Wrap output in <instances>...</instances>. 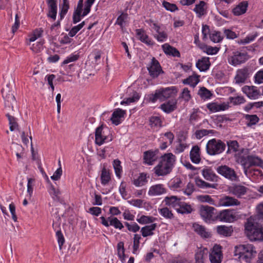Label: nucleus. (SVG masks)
I'll list each match as a JSON object with an SVG mask.
<instances>
[{
  "label": "nucleus",
  "mask_w": 263,
  "mask_h": 263,
  "mask_svg": "<svg viewBox=\"0 0 263 263\" xmlns=\"http://www.w3.org/2000/svg\"><path fill=\"white\" fill-rule=\"evenodd\" d=\"M126 111L121 108H117L112 112L111 121L115 125L120 124L124 119Z\"/></svg>",
  "instance_id": "18"
},
{
  "label": "nucleus",
  "mask_w": 263,
  "mask_h": 263,
  "mask_svg": "<svg viewBox=\"0 0 263 263\" xmlns=\"http://www.w3.org/2000/svg\"><path fill=\"white\" fill-rule=\"evenodd\" d=\"M248 190V188L243 185H235L231 187L230 191L236 197H240L246 194Z\"/></svg>",
  "instance_id": "25"
},
{
  "label": "nucleus",
  "mask_w": 263,
  "mask_h": 263,
  "mask_svg": "<svg viewBox=\"0 0 263 263\" xmlns=\"http://www.w3.org/2000/svg\"><path fill=\"white\" fill-rule=\"evenodd\" d=\"M160 108L167 114L170 113L176 108V102L175 101H169L161 104Z\"/></svg>",
  "instance_id": "38"
},
{
  "label": "nucleus",
  "mask_w": 263,
  "mask_h": 263,
  "mask_svg": "<svg viewBox=\"0 0 263 263\" xmlns=\"http://www.w3.org/2000/svg\"><path fill=\"white\" fill-rule=\"evenodd\" d=\"M203 51L209 55H214L218 53L219 48L216 47H212L208 45H203L201 47Z\"/></svg>",
  "instance_id": "58"
},
{
  "label": "nucleus",
  "mask_w": 263,
  "mask_h": 263,
  "mask_svg": "<svg viewBox=\"0 0 263 263\" xmlns=\"http://www.w3.org/2000/svg\"><path fill=\"white\" fill-rule=\"evenodd\" d=\"M159 213L164 218L166 219H173L174 215L172 211L168 208L165 207L161 209H158Z\"/></svg>",
  "instance_id": "59"
},
{
  "label": "nucleus",
  "mask_w": 263,
  "mask_h": 263,
  "mask_svg": "<svg viewBox=\"0 0 263 263\" xmlns=\"http://www.w3.org/2000/svg\"><path fill=\"white\" fill-rule=\"evenodd\" d=\"M2 93L5 100L6 107H11L13 109V104L15 103V99L14 95L10 91L7 92L5 89H2Z\"/></svg>",
  "instance_id": "22"
},
{
  "label": "nucleus",
  "mask_w": 263,
  "mask_h": 263,
  "mask_svg": "<svg viewBox=\"0 0 263 263\" xmlns=\"http://www.w3.org/2000/svg\"><path fill=\"white\" fill-rule=\"evenodd\" d=\"M214 133L213 130H207L205 129H201L197 130L194 134L195 137L197 139H200L203 137Z\"/></svg>",
  "instance_id": "60"
},
{
  "label": "nucleus",
  "mask_w": 263,
  "mask_h": 263,
  "mask_svg": "<svg viewBox=\"0 0 263 263\" xmlns=\"http://www.w3.org/2000/svg\"><path fill=\"white\" fill-rule=\"evenodd\" d=\"M209 251L206 248H200L198 249L195 254L196 263H203L207 257Z\"/></svg>",
  "instance_id": "35"
},
{
  "label": "nucleus",
  "mask_w": 263,
  "mask_h": 263,
  "mask_svg": "<svg viewBox=\"0 0 263 263\" xmlns=\"http://www.w3.org/2000/svg\"><path fill=\"white\" fill-rule=\"evenodd\" d=\"M147 70L150 76L154 78L158 77L161 73L163 72L159 62L155 58L152 59L147 66Z\"/></svg>",
  "instance_id": "12"
},
{
  "label": "nucleus",
  "mask_w": 263,
  "mask_h": 263,
  "mask_svg": "<svg viewBox=\"0 0 263 263\" xmlns=\"http://www.w3.org/2000/svg\"><path fill=\"white\" fill-rule=\"evenodd\" d=\"M256 254L255 248L252 244L239 245L234 247V255L242 263H250Z\"/></svg>",
  "instance_id": "2"
},
{
  "label": "nucleus",
  "mask_w": 263,
  "mask_h": 263,
  "mask_svg": "<svg viewBox=\"0 0 263 263\" xmlns=\"http://www.w3.org/2000/svg\"><path fill=\"white\" fill-rule=\"evenodd\" d=\"M247 59L248 55L246 53L236 51L229 58L228 62L230 64L235 66L245 62Z\"/></svg>",
  "instance_id": "11"
},
{
  "label": "nucleus",
  "mask_w": 263,
  "mask_h": 263,
  "mask_svg": "<svg viewBox=\"0 0 263 263\" xmlns=\"http://www.w3.org/2000/svg\"><path fill=\"white\" fill-rule=\"evenodd\" d=\"M177 92V89L174 86L160 88L156 90L154 94L151 95L149 99L153 103L155 102L157 100L163 101L170 98L175 97Z\"/></svg>",
  "instance_id": "4"
},
{
  "label": "nucleus",
  "mask_w": 263,
  "mask_h": 263,
  "mask_svg": "<svg viewBox=\"0 0 263 263\" xmlns=\"http://www.w3.org/2000/svg\"><path fill=\"white\" fill-rule=\"evenodd\" d=\"M117 255L122 263L125 261V249L124 246V242L120 241L118 243L117 246Z\"/></svg>",
  "instance_id": "46"
},
{
  "label": "nucleus",
  "mask_w": 263,
  "mask_h": 263,
  "mask_svg": "<svg viewBox=\"0 0 263 263\" xmlns=\"http://www.w3.org/2000/svg\"><path fill=\"white\" fill-rule=\"evenodd\" d=\"M217 173L226 178L231 181H236L237 179V176L235 171L227 165H221L216 168Z\"/></svg>",
  "instance_id": "10"
},
{
  "label": "nucleus",
  "mask_w": 263,
  "mask_h": 263,
  "mask_svg": "<svg viewBox=\"0 0 263 263\" xmlns=\"http://www.w3.org/2000/svg\"><path fill=\"white\" fill-rule=\"evenodd\" d=\"M96 0H87L84 4V9H82V16L87 15L90 11V8Z\"/></svg>",
  "instance_id": "62"
},
{
  "label": "nucleus",
  "mask_w": 263,
  "mask_h": 263,
  "mask_svg": "<svg viewBox=\"0 0 263 263\" xmlns=\"http://www.w3.org/2000/svg\"><path fill=\"white\" fill-rule=\"evenodd\" d=\"M202 175L203 178L209 181H217L218 176L214 173L212 168L205 167L202 170Z\"/></svg>",
  "instance_id": "26"
},
{
  "label": "nucleus",
  "mask_w": 263,
  "mask_h": 263,
  "mask_svg": "<svg viewBox=\"0 0 263 263\" xmlns=\"http://www.w3.org/2000/svg\"><path fill=\"white\" fill-rule=\"evenodd\" d=\"M246 100L245 98L241 95H237L235 97H230L229 98V104H231L233 105H240L246 102Z\"/></svg>",
  "instance_id": "45"
},
{
  "label": "nucleus",
  "mask_w": 263,
  "mask_h": 263,
  "mask_svg": "<svg viewBox=\"0 0 263 263\" xmlns=\"http://www.w3.org/2000/svg\"><path fill=\"white\" fill-rule=\"evenodd\" d=\"M166 193V189L162 184H156L151 186L148 191V195L151 196H160Z\"/></svg>",
  "instance_id": "21"
},
{
  "label": "nucleus",
  "mask_w": 263,
  "mask_h": 263,
  "mask_svg": "<svg viewBox=\"0 0 263 263\" xmlns=\"http://www.w3.org/2000/svg\"><path fill=\"white\" fill-rule=\"evenodd\" d=\"M226 148V144L223 142L215 138L210 140L206 145L207 153L214 156L222 153Z\"/></svg>",
  "instance_id": "5"
},
{
  "label": "nucleus",
  "mask_w": 263,
  "mask_h": 263,
  "mask_svg": "<svg viewBox=\"0 0 263 263\" xmlns=\"http://www.w3.org/2000/svg\"><path fill=\"white\" fill-rule=\"evenodd\" d=\"M222 258V254L221 247L215 245L209 254V259L211 263H221Z\"/></svg>",
  "instance_id": "14"
},
{
  "label": "nucleus",
  "mask_w": 263,
  "mask_h": 263,
  "mask_svg": "<svg viewBox=\"0 0 263 263\" xmlns=\"http://www.w3.org/2000/svg\"><path fill=\"white\" fill-rule=\"evenodd\" d=\"M241 163L246 175H248L249 168L251 166L257 165L263 167V161L258 157L253 155H249L243 158Z\"/></svg>",
  "instance_id": "7"
},
{
  "label": "nucleus",
  "mask_w": 263,
  "mask_h": 263,
  "mask_svg": "<svg viewBox=\"0 0 263 263\" xmlns=\"http://www.w3.org/2000/svg\"><path fill=\"white\" fill-rule=\"evenodd\" d=\"M176 158L172 153H166L161 157L158 164L154 168L157 176H164L171 173L174 166Z\"/></svg>",
  "instance_id": "1"
},
{
  "label": "nucleus",
  "mask_w": 263,
  "mask_h": 263,
  "mask_svg": "<svg viewBox=\"0 0 263 263\" xmlns=\"http://www.w3.org/2000/svg\"><path fill=\"white\" fill-rule=\"evenodd\" d=\"M197 199L201 202H206L216 206L217 201H215L210 195H201L197 197Z\"/></svg>",
  "instance_id": "52"
},
{
  "label": "nucleus",
  "mask_w": 263,
  "mask_h": 263,
  "mask_svg": "<svg viewBox=\"0 0 263 263\" xmlns=\"http://www.w3.org/2000/svg\"><path fill=\"white\" fill-rule=\"evenodd\" d=\"M176 211L181 214H189L192 212V208L190 204H187L185 202H180L178 206Z\"/></svg>",
  "instance_id": "49"
},
{
  "label": "nucleus",
  "mask_w": 263,
  "mask_h": 263,
  "mask_svg": "<svg viewBox=\"0 0 263 263\" xmlns=\"http://www.w3.org/2000/svg\"><path fill=\"white\" fill-rule=\"evenodd\" d=\"M43 33V30L41 29H37L34 30L29 35L28 41L29 43L28 45H30V43L34 42L35 40L41 37Z\"/></svg>",
  "instance_id": "55"
},
{
  "label": "nucleus",
  "mask_w": 263,
  "mask_h": 263,
  "mask_svg": "<svg viewBox=\"0 0 263 263\" xmlns=\"http://www.w3.org/2000/svg\"><path fill=\"white\" fill-rule=\"evenodd\" d=\"M245 119L247 120V125L248 126L255 125L259 121L258 117L255 115H246Z\"/></svg>",
  "instance_id": "63"
},
{
  "label": "nucleus",
  "mask_w": 263,
  "mask_h": 263,
  "mask_svg": "<svg viewBox=\"0 0 263 263\" xmlns=\"http://www.w3.org/2000/svg\"><path fill=\"white\" fill-rule=\"evenodd\" d=\"M147 182L146 175L142 173L137 177L134 179L133 184L137 187L142 186L145 185Z\"/></svg>",
  "instance_id": "50"
},
{
  "label": "nucleus",
  "mask_w": 263,
  "mask_h": 263,
  "mask_svg": "<svg viewBox=\"0 0 263 263\" xmlns=\"http://www.w3.org/2000/svg\"><path fill=\"white\" fill-rule=\"evenodd\" d=\"M156 218L151 216L147 215H140L137 216L136 219L137 221L141 224H146L149 223H154V222L156 220Z\"/></svg>",
  "instance_id": "40"
},
{
  "label": "nucleus",
  "mask_w": 263,
  "mask_h": 263,
  "mask_svg": "<svg viewBox=\"0 0 263 263\" xmlns=\"http://www.w3.org/2000/svg\"><path fill=\"white\" fill-rule=\"evenodd\" d=\"M258 36V33L257 32H253L249 33L244 39H240L238 41V43L239 44H247L253 41Z\"/></svg>",
  "instance_id": "44"
},
{
  "label": "nucleus",
  "mask_w": 263,
  "mask_h": 263,
  "mask_svg": "<svg viewBox=\"0 0 263 263\" xmlns=\"http://www.w3.org/2000/svg\"><path fill=\"white\" fill-rule=\"evenodd\" d=\"M45 42L43 40H40L39 41L33 43L30 47L31 50L34 53H39L44 49L43 45Z\"/></svg>",
  "instance_id": "56"
},
{
  "label": "nucleus",
  "mask_w": 263,
  "mask_h": 263,
  "mask_svg": "<svg viewBox=\"0 0 263 263\" xmlns=\"http://www.w3.org/2000/svg\"><path fill=\"white\" fill-rule=\"evenodd\" d=\"M193 229L202 237L209 238L211 236V233L206 231L205 228L197 223H194L193 224Z\"/></svg>",
  "instance_id": "31"
},
{
  "label": "nucleus",
  "mask_w": 263,
  "mask_h": 263,
  "mask_svg": "<svg viewBox=\"0 0 263 263\" xmlns=\"http://www.w3.org/2000/svg\"><path fill=\"white\" fill-rule=\"evenodd\" d=\"M162 49L164 52L167 55H171L174 57H180L179 51L176 48L171 46L167 43H165L162 45Z\"/></svg>",
  "instance_id": "27"
},
{
  "label": "nucleus",
  "mask_w": 263,
  "mask_h": 263,
  "mask_svg": "<svg viewBox=\"0 0 263 263\" xmlns=\"http://www.w3.org/2000/svg\"><path fill=\"white\" fill-rule=\"evenodd\" d=\"M198 94L204 100L210 99L213 95L212 93L204 87L199 89Z\"/></svg>",
  "instance_id": "53"
},
{
  "label": "nucleus",
  "mask_w": 263,
  "mask_h": 263,
  "mask_svg": "<svg viewBox=\"0 0 263 263\" xmlns=\"http://www.w3.org/2000/svg\"><path fill=\"white\" fill-rule=\"evenodd\" d=\"M247 176L253 177L254 179L262 180L263 179V173L259 169L248 170Z\"/></svg>",
  "instance_id": "54"
},
{
  "label": "nucleus",
  "mask_w": 263,
  "mask_h": 263,
  "mask_svg": "<svg viewBox=\"0 0 263 263\" xmlns=\"http://www.w3.org/2000/svg\"><path fill=\"white\" fill-rule=\"evenodd\" d=\"M190 157L191 161L195 164H199L201 161L200 148L197 145L192 147L190 153Z\"/></svg>",
  "instance_id": "23"
},
{
  "label": "nucleus",
  "mask_w": 263,
  "mask_h": 263,
  "mask_svg": "<svg viewBox=\"0 0 263 263\" xmlns=\"http://www.w3.org/2000/svg\"><path fill=\"white\" fill-rule=\"evenodd\" d=\"M156 159L157 156L155 152L149 151L144 153V160L145 163L148 165H152Z\"/></svg>",
  "instance_id": "41"
},
{
  "label": "nucleus",
  "mask_w": 263,
  "mask_h": 263,
  "mask_svg": "<svg viewBox=\"0 0 263 263\" xmlns=\"http://www.w3.org/2000/svg\"><path fill=\"white\" fill-rule=\"evenodd\" d=\"M100 180L102 185L104 186L108 185L111 181V174L105 167H103L101 171Z\"/></svg>",
  "instance_id": "28"
},
{
  "label": "nucleus",
  "mask_w": 263,
  "mask_h": 263,
  "mask_svg": "<svg viewBox=\"0 0 263 263\" xmlns=\"http://www.w3.org/2000/svg\"><path fill=\"white\" fill-rule=\"evenodd\" d=\"M182 82L184 84L194 87L199 82V76L197 74L193 73L186 79H184Z\"/></svg>",
  "instance_id": "39"
},
{
  "label": "nucleus",
  "mask_w": 263,
  "mask_h": 263,
  "mask_svg": "<svg viewBox=\"0 0 263 263\" xmlns=\"http://www.w3.org/2000/svg\"><path fill=\"white\" fill-rule=\"evenodd\" d=\"M205 3L203 1H200L198 4L196 5L194 11L198 17H201L205 14L204 8Z\"/></svg>",
  "instance_id": "57"
},
{
  "label": "nucleus",
  "mask_w": 263,
  "mask_h": 263,
  "mask_svg": "<svg viewBox=\"0 0 263 263\" xmlns=\"http://www.w3.org/2000/svg\"><path fill=\"white\" fill-rule=\"evenodd\" d=\"M215 209L208 205H202L200 208V215L202 218L206 222H210L213 220V216Z\"/></svg>",
  "instance_id": "16"
},
{
  "label": "nucleus",
  "mask_w": 263,
  "mask_h": 263,
  "mask_svg": "<svg viewBox=\"0 0 263 263\" xmlns=\"http://www.w3.org/2000/svg\"><path fill=\"white\" fill-rule=\"evenodd\" d=\"M83 7V1L80 0L78 3L76 11L73 15V22L76 24L80 22L82 16V7Z\"/></svg>",
  "instance_id": "37"
},
{
  "label": "nucleus",
  "mask_w": 263,
  "mask_h": 263,
  "mask_svg": "<svg viewBox=\"0 0 263 263\" xmlns=\"http://www.w3.org/2000/svg\"><path fill=\"white\" fill-rule=\"evenodd\" d=\"M182 186V182L179 178L175 177L172 179L168 182L169 187L174 191L177 190Z\"/></svg>",
  "instance_id": "48"
},
{
  "label": "nucleus",
  "mask_w": 263,
  "mask_h": 263,
  "mask_svg": "<svg viewBox=\"0 0 263 263\" xmlns=\"http://www.w3.org/2000/svg\"><path fill=\"white\" fill-rule=\"evenodd\" d=\"M239 204L240 202L235 198L229 196H224L217 201L216 207L231 206Z\"/></svg>",
  "instance_id": "15"
},
{
  "label": "nucleus",
  "mask_w": 263,
  "mask_h": 263,
  "mask_svg": "<svg viewBox=\"0 0 263 263\" xmlns=\"http://www.w3.org/2000/svg\"><path fill=\"white\" fill-rule=\"evenodd\" d=\"M112 165L116 176L119 179L121 178L123 172L121 161L118 159H115L113 161Z\"/></svg>",
  "instance_id": "47"
},
{
  "label": "nucleus",
  "mask_w": 263,
  "mask_h": 263,
  "mask_svg": "<svg viewBox=\"0 0 263 263\" xmlns=\"http://www.w3.org/2000/svg\"><path fill=\"white\" fill-rule=\"evenodd\" d=\"M209 37L211 41L215 43H218L221 42L223 39L221 33L215 30L210 32Z\"/></svg>",
  "instance_id": "51"
},
{
  "label": "nucleus",
  "mask_w": 263,
  "mask_h": 263,
  "mask_svg": "<svg viewBox=\"0 0 263 263\" xmlns=\"http://www.w3.org/2000/svg\"><path fill=\"white\" fill-rule=\"evenodd\" d=\"M218 217L222 222L232 223L238 219L239 216L233 210L227 209L222 210L219 213Z\"/></svg>",
  "instance_id": "8"
},
{
  "label": "nucleus",
  "mask_w": 263,
  "mask_h": 263,
  "mask_svg": "<svg viewBox=\"0 0 263 263\" xmlns=\"http://www.w3.org/2000/svg\"><path fill=\"white\" fill-rule=\"evenodd\" d=\"M248 3L243 1L240 3L232 10L233 14L235 16H239L244 14L248 8Z\"/></svg>",
  "instance_id": "36"
},
{
  "label": "nucleus",
  "mask_w": 263,
  "mask_h": 263,
  "mask_svg": "<svg viewBox=\"0 0 263 263\" xmlns=\"http://www.w3.org/2000/svg\"><path fill=\"white\" fill-rule=\"evenodd\" d=\"M241 90L250 99H257L260 95V91L254 86H244Z\"/></svg>",
  "instance_id": "17"
},
{
  "label": "nucleus",
  "mask_w": 263,
  "mask_h": 263,
  "mask_svg": "<svg viewBox=\"0 0 263 263\" xmlns=\"http://www.w3.org/2000/svg\"><path fill=\"white\" fill-rule=\"evenodd\" d=\"M196 66L200 71H206L210 66L209 58L203 57L201 59L198 60L196 64Z\"/></svg>",
  "instance_id": "33"
},
{
  "label": "nucleus",
  "mask_w": 263,
  "mask_h": 263,
  "mask_svg": "<svg viewBox=\"0 0 263 263\" xmlns=\"http://www.w3.org/2000/svg\"><path fill=\"white\" fill-rule=\"evenodd\" d=\"M187 138L186 135H184L182 139L178 140L177 144L174 147V152L175 154H180L182 153L186 148L189 147V145L185 142V140Z\"/></svg>",
  "instance_id": "34"
},
{
  "label": "nucleus",
  "mask_w": 263,
  "mask_h": 263,
  "mask_svg": "<svg viewBox=\"0 0 263 263\" xmlns=\"http://www.w3.org/2000/svg\"><path fill=\"white\" fill-rule=\"evenodd\" d=\"M147 23L152 29L155 31L154 37L158 42H164L167 40V34L166 32L162 30L159 25L151 20L147 21Z\"/></svg>",
  "instance_id": "9"
},
{
  "label": "nucleus",
  "mask_w": 263,
  "mask_h": 263,
  "mask_svg": "<svg viewBox=\"0 0 263 263\" xmlns=\"http://www.w3.org/2000/svg\"><path fill=\"white\" fill-rule=\"evenodd\" d=\"M216 231L217 233L220 236L223 237H229L232 235L233 232V228L232 226H218L216 227Z\"/></svg>",
  "instance_id": "24"
},
{
  "label": "nucleus",
  "mask_w": 263,
  "mask_h": 263,
  "mask_svg": "<svg viewBox=\"0 0 263 263\" xmlns=\"http://www.w3.org/2000/svg\"><path fill=\"white\" fill-rule=\"evenodd\" d=\"M228 103H218L217 102H211L206 104L207 108L211 112H216L221 111H224L229 108Z\"/></svg>",
  "instance_id": "20"
},
{
  "label": "nucleus",
  "mask_w": 263,
  "mask_h": 263,
  "mask_svg": "<svg viewBox=\"0 0 263 263\" xmlns=\"http://www.w3.org/2000/svg\"><path fill=\"white\" fill-rule=\"evenodd\" d=\"M140 98V96L139 94L136 91H134L131 97L125 98L121 102L120 104L122 105H128L131 103L137 102L139 100Z\"/></svg>",
  "instance_id": "42"
},
{
  "label": "nucleus",
  "mask_w": 263,
  "mask_h": 263,
  "mask_svg": "<svg viewBox=\"0 0 263 263\" xmlns=\"http://www.w3.org/2000/svg\"><path fill=\"white\" fill-rule=\"evenodd\" d=\"M248 75V70L247 68L238 69L234 77L235 83L238 85H242L245 83Z\"/></svg>",
  "instance_id": "19"
},
{
  "label": "nucleus",
  "mask_w": 263,
  "mask_h": 263,
  "mask_svg": "<svg viewBox=\"0 0 263 263\" xmlns=\"http://www.w3.org/2000/svg\"><path fill=\"white\" fill-rule=\"evenodd\" d=\"M79 57L80 55L78 53H77L76 52H73L66 58V59L63 61L62 64L65 65L71 62H75L79 59Z\"/></svg>",
  "instance_id": "64"
},
{
  "label": "nucleus",
  "mask_w": 263,
  "mask_h": 263,
  "mask_svg": "<svg viewBox=\"0 0 263 263\" xmlns=\"http://www.w3.org/2000/svg\"><path fill=\"white\" fill-rule=\"evenodd\" d=\"M69 8V2L68 0H60V15L61 19L66 14Z\"/></svg>",
  "instance_id": "43"
},
{
  "label": "nucleus",
  "mask_w": 263,
  "mask_h": 263,
  "mask_svg": "<svg viewBox=\"0 0 263 263\" xmlns=\"http://www.w3.org/2000/svg\"><path fill=\"white\" fill-rule=\"evenodd\" d=\"M157 227V223H152L145 226L141 229V233L143 237L151 236L154 234V231Z\"/></svg>",
  "instance_id": "32"
},
{
  "label": "nucleus",
  "mask_w": 263,
  "mask_h": 263,
  "mask_svg": "<svg viewBox=\"0 0 263 263\" xmlns=\"http://www.w3.org/2000/svg\"><path fill=\"white\" fill-rule=\"evenodd\" d=\"M245 231L250 240L263 241L262 226H256L251 220L248 219L245 224Z\"/></svg>",
  "instance_id": "3"
},
{
  "label": "nucleus",
  "mask_w": 263,
  "mask_h": 263,
  "mask_svg": "<svg viewBox=\"0 0 263 263\" xmlns=\"http://www.w3.org/2000/svg\"><path fill=\"white\" fill-rule=\"evenodd\" d=\"M112 136L107 127L101 125L96 129L95 143L99 146L112 140Z\"/></svg>",
  "instance_id": "6"
},
{
  "label": "nucleus",
  "mask_w": 263,
  "mask_h": 263,
  "mask_svg": "<svg viewBox=\"0 0 263 263\" xmlns=\"http://www.w3.org/2000/svg\"><path fill=\"white\" fill-rule=\"evenodd\" d=\"M164 201L166 205L173 208L176 211L181 202L180 199L175 196L166 197Z\"/></svg>",
  "instance_id": "29"
},
{
  "label": "nucleus",
  "mask_w": 263,
  "mask_h": 263,
  "mask_svg": "<svg viewBox=\"0 0 263 263\" xmlns=\"http://www.w3.org/2000/svg\"><path fill=\"white\" fill-rule=\"evenodd\" d=\"M136 34L138 36V38L143 43H145L147 45L152 46L153 45L154 42L151 38L149 37L148 35L145 32L141 29L136 30Z\"/></svg>",
  "instance_id": "30"
},
{
  "label": "nucleus",
  "mask_w": 263,
  "mask_h": 263,
  "mask_svg": "<svg viewBox=\"0 0 263 263\" xmlns=\"http://www.w3.org/2000/svg\"><path fill=\"white\" fill-rule=\"evenodd\" d=\"M101 223L106 227L111 226L115 229L121 230L124 227L122 222L116 217L110 216L106 219L104 217H100Z\"/></svg>",
  "instance_id": "13"
},
{
  "label": "nucleus",
  "mask_w": 263,
  "mask_h": 263,
  "mask_svg": "<svg viewBox=\"0 0 263 263\" xmlns=\"http://www.w3.org/2000/svg\"><path fill=\"white\" fill-rule=\"evenodd\" d=\"M195 183L197 186L202 189L215 188V184L207 183L200 178H196Z\"/></svg>",
  "instance_id": "61"
}]
</instances>
